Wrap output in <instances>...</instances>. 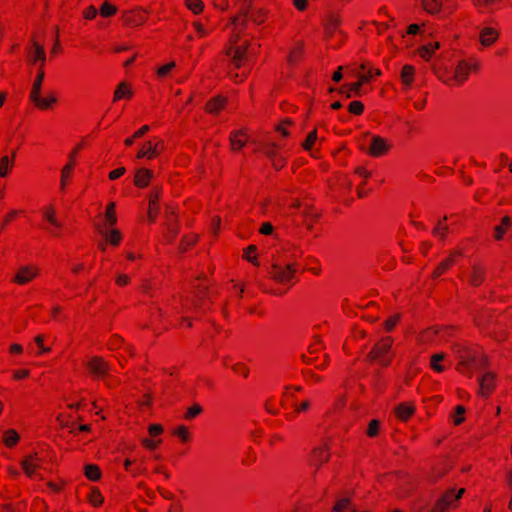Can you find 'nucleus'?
<instances>
[{"label":"nucleus","instance_id":"obj_1","mask_svg":"<svg viewBox=\"0 0 512 512\" xmlns=\"http://www.w3.org/2000/svg\"><path fill=\"white\" fill-rule=\"evenodd\" d=\"M453 350L459 359L456 369L462 374H466L473 364L479 368L486 366L487 359L481 355L478 348H470L464 344H456L453 346Z\"/></svg>","mask_w":512,"mask_h":512},{"label":"nucleus","instance_id":"obj_2","mask_svg":"<svg viewBox=\"0 0 512 512\" xmlns=\"http://www.w3.org/2000/svg\"><path fill=\"white\" fill-rule=\"evenodd\" d=\"M297 270L298 264L296 262L287 263L278 259L271 265L269 275L276 282L287 284L295 277Z\"/></svg>","mask_w":512,"mask_h":512},{"label":"nucleus","instance_id":"obj_3","mask_svg":"<svg viewBox=\"0 0 512 512\" xmlns=\"http://www.w3.org/2000/svg\"><path fill=\"white\" fill-rule=\"evenodd\" d=\"M393 345V338L390 336L384 337L379 340L371 349L369 357L371 360H378L381 365L388 366L391 363V348Z\"/></svg>","mask_w":512,"mask_h":512},{"label":"nucleus","instance_id":"obj_4","mask_svg":"<svg viewBox=\"0 0 512 512\" xmlns=\"http://www.w3.org/2000/svg\"><path fill=\"white\" fill-rule=\"evenodd\" d=\"M381 71L379 69H372L367 74H362L359 80L352 84H345L341 88V93L345 94L347 98L354 96H361V88L364 84L368 83L373 77L380 76Z\"/></svg>","mask_w":512,"mask_h":512},{"label":"nucleus","instance_id":"obj_5","mask_svg":"<svg viewBox=\"0 0 512 512\" xmlns=\"http://www.w3.org/2000/svg\"><path fill=\"white\" fill-rule=\"evenodd\" d=\"M480 69V62L475 58L468 60H461L457 64L454 71V79L458 84L464 83L469 75L473 72H477Z\"/></svg>","mask_w":512,"mask_h":512},{"label":"nucleus","instance_id":"obj_6","mask_svg":"<svg viewBox=\"0 0 512 512\" xmlns=\"http://www.w3.org/2000/svg\"><path fill=\"white\" fill-rule=\"evenodd\" d=\"M464 493V488H460L457 491L455 489H448L436 502L431 512H444L450 507H456V502L463 496Z\"/></svg>","mask_w":512,"mask_h":512},{"label":"nucleus","instance_id":"obj_7","mask_svg":"<svg viewBox=\"0 0 512 512\" xmlns=\"http://www.w3.org/2000/svg\"><path fill=\"white\" fill-rule=\"evenodd\" d=\"M88 372L96 379H104L110 371L109 364L98 356L92 357L86 364Z\"/></svg>","mask_w":512,"mask_h":512},{"label":"nucleus","instance_id":"obj_8","mask_svg":"<svg viewBox=\"0 0 512 512\" xmlns=\"http://www.w3.org/2000/svg\"><path fill=\"white\" fill-rule=\"evenodd\" d=\"M39 275V269L33 265L21 266L15 276L12 278V282L17 285H27L31 283Z\"/></svg>","mask_w":512,"mask_h":512},{"label":"nucleus","instance_id":"obj_9","mask_svg":"<svg viewBox=\"0 0 512 512\" xmlns=\"http://www.w3.org/2000/svg\"><path fill=\"white\" fill-rule=\"evenodd\" d=\"M164 149V143L162 140L156 142L147 141L139 149L136 157L138 159L147 158L149 160L156 158L162 153Z\"/></svg>","mask_w":512,"mask_h":512},{"label":"nucleus","instance_id":"obj_10","mask_svg":"<svg viewBox=\"0 0 512 512\" xmlns=\"http://www.w3.org/2000/svg\"><path fill=\"white\" fill-rule=\"evenodd\" d=\"M42 459L39 457L38 453H33L26 456L21 461V467L24 473L29 478H35L38 476V470L42 467Z\"/></svg>","mask_w":512,"mask_h":512},{"label":"nucleus","instance_id":"obj_11","mask_svg":"<svg viewBox=\"0 0 512 512\" xmlns=\"http://www.w3.org/2000/svg\"><path fill=\"white\" fill-rule=\"evenodd\" d=\"M29 100L37 109L42 111L52 109L58 101L55 93H49L47 96L42 97L41 92L30 93Z\"/></svg>","mask_w":512,"mask_h":512},{"label":"nucleus","instance_id":"obj_12","mask_svg":"<svg viewBox=\"0 0 512 512\" xmlns=\"http://www.w3.org/2000/svg\"><path fill=\"white\" fill-rule=\"evenodd\" d=\"M162 194L161 187H154L149 194L147 219L149 223H154L159 214V199Z\"/></svg>","mask_w":512,"mask_h":512},{"label":"nucleus","instance_id":"obj_13","mask_svg":"<svg viewBox=\"0 0 512 512\" xmlns=\"http://www.w3.org/2000/svg\"><path fill=\"white\" fill-rule=\"evenodd\" d=\"M392 145L380 136H373L368 149V154L372 157H381L389 152Z\"/></svg>","mask_w":512,"mask_h":512},{"label":"nucleus","instance_id":"obj_14","mask_svg":"<svg viewBox=\"0 0 512 512\" xmlns=\"http://www.w3.org/2000/svg\"><path fill=\"white\" fill-rule=\"evenodd\" d=\"M147 19L148 14L145 10L142 9L126 11L122 15V21L127 26H139L146 22Z\"/></svg>","mask_w":512,"mask_h":512},{"label":"nucleus","instance_id":"obj_15","mask_svg":"<svg viewBox=\"0 0 512 512\" xmlns=\"http://www.w3.org/2000/svg\"><path fill=\"white\" fill-rule=\"evenodd\" d=\"M28 63L35 65L39 63V66H45L46 52L42 45L37 42H33L30 47L27 48Z\"/></svg>","mask_w":512,"mask_h":512},{"label":"nucleus","instance_id":"obj_16","mask_svg":"<svg viewBox=\"0 0 512 512\" xmlns=\"http://www.w3.org/2000/svg\"><path fill=\"white\" fill-rule=\"evenodd\" d=\"M166 210L167 222L164 238L167 242H172L177 237L179 229L176 224V215L174 211L169 206L166 207Z\"/></svg>","mask_w":512,"mask_h":512},{"label":"nucleus","instance_id":"obj_17","mask_svg":"<svg viewBox=\"0 0 512 512\" xmlns=\"http://www.w3.org/2000/svg\"><path fill=\"white\" fill-rule=\"evenodd\" d=\"M330 458V451L327 444H322L315 447L311 453L310 463L319 468L322 464L326 463Z\"/></svg>","mask_w":512,"mask_h":512},{"label":"nucleus","instance_id":"obj_18","mask_svg":"<svg viewBox=\"0 0 512 512\" xmlns=\"http://www.w3.org/2000/svg\"><path fill=\"white\" fill-rule=\"evenodd\" d=\"M496 387V375L486 372L479 381V394L483 397L489 396Z\"/></svg>","mask_w":512,"mask_h":512},{"label":"nucleus","instance_id":"obj_19","mask_svg":"<svg viewBox=\"0 0 512 512\" xmlns=\"http://www.w3.org/2000/svg\"><path fill=\"white\" fill-rule=\"evenodd\" d=\"M462 256L461 251H453L449 257L441 261L438 266L433 271L432 277L438 278L443 275L447 270H449L456 262V258Z\"/></svg>","mask_w":512,"mask_h":512},{"label":"nucleus","instance_id":"obj_20","mask_svg":"<svg viewBox=\"0 0 512 512\" xmlns=\"http://www.w3.org/2000/svg\"><path fill=\"white\" fill-rule=\"evenodd\" d=\"M499 38V32L493 27H484L479 34V41L482 46L490 47Z\"/></svg>","mask_w":512,"mask_h":512},{"label":"nucleus","instance_id":"obj_21","mask_svg":"<svg viewBox=\"0 0 512 512\" xmlns=\"http://www.w3.org/2000/svg\"><path fill=\"white\" fill-rule=\"evenodd\" d=\"M153 178V171L147 168H140L134 176V184L138 188H146Z\"/></svg>","mask_w":512,"mask_h":512},{"label":"nucleus","instance_id":"obj_22","mask_svg":"<svg viewBox=\"0 0 512 512\" xmlns=\"http://www.w3.org/2000/svg\"><path fill=\"white\" fill-rule=\"evenodd\" d=\"M248 141V136L244 130L233 131L230 135V145L233 151L242 149Z\"/></svg>","mask_w":512,"mask_h":512},{"label":"nucleus","instance_id":"obj_23","mask_svg":"<svg viewBox=\"0 0 512 512\" xmlns=\"http://www.w3.org/2000/svg\"><path fill=\"white\" fill-rule=\"evenodd\" d=\"M302 360L306 364L313 365L315 368L323 369L329 363V356L327 353H321L314 357H311V355H302Z\"/></svg>","mask_w":512,"mask_h":512},{"label":"nucleus","instance_id":"obj_24","mask_svg":"<svg viewBox=\"0 0 512 512\" xmlns=\"http://www.w3.org/2000/svg\"><path fill=\"white\" fill-rule=\"evenodd\" d=\"M303 51H304V44L302 42L295 43L287 56L288 64L289 65L298 64L303 57Z\"/></svg>","mask_w":512,"mask_h":512},{"label":"nucleus","instance_id":"obj_25","mask_svg":"<svg viewBox=\"0 0 512 512\" xmlns=\"http://www.w3.org/2000/svg\"><path fill=\"white\" fill-rule=\"evenodd\" d=\"M511 226H512L511 217L504 216L501 219L500 224L494 227V239L496 241H501Z\"/></svg>","mask_w":512,"mask_h":512},{"label":"nucleus","instance_id":"obj_26","mask_svg":"<svg viewBox=\"0 0 512 512\" xmlns=\"http://www.w3.org/2000/svg\"><path fill=\"white\" fill-rule=\"evenodd\" d=\"M226 104V98L223 96H216L210 99L206 104V111L210 114L217 115Z\"/></svg>","mask_w":512,"mask_h":512},{"label":"nucleus","instance_id":"obj_27","mask_svg":"<svg viewBox=\"0 0 512 512\" xmlns=\"http://www.w3.org/2000/svg\"><path fill=\"white\" fill-rule=\"evenodd\" d=\"M446 359L445 353H435L430 358V367L433 371L442 373L447 369V365L444 363Z\"/></svg>","mask_w":512,"mask_h":512},{"label":"nucleus","instance_id":"obj_28","mask_svg":"<svg viewBox=\"0 0 512 512\" xmlns=\"http://www.w3.org/2000/svg\"><path fill=\"white\" fill-rule=\"evenodd\" d=\"M415 412L414 405L410 403H401L395 408L397 417L402 421H407Z\"/></svg>","mask_w":512,"mask_h":512},{"label":"nucleus","instance_id":"obj_29","mask_svg":"<svg viewBox=\"0 0 512 512\" xmlns=\"http://www.w3.org/2000/svg\"><path fill=\"white\" fill-rule=\"evenodd\" d=\"M485 279V269L479 265H473L469 283L475 287L481 285Z\"/></svg>","mask_w":512,"mask_h":512},{"label":"nucleus","instance_id":"obj_30","mask_svg":"<svg viewBox=\"0 0 512 512\" xmlns=\"http://www.w3.org/2000/svg\"><path fill=\"white\" fill-rule=\"evenodd\" d=\"M100 234H102L106 242L111 244L112 246H118L121 242L122 236L118 229H111L110 231H103L102 228H98Z\"/></svg>","mask_w":512,"mask_h":512},{"label":"nucleus","instance_id":"obj_31","mask_svg":"<svg viewBox=\"0 0 512 512\" xmlns=\"http://www.w3.org/2000/svg\"><path fill=\"white\" fill-rule=\"evenodd\" d=\"M74 166L73 163H67L61 170L60 176V190L64 192L66 187L71 180L73 174Z\"/></svg>","mask_w":512,"mask_h":512},{"label":"nucleus","instance_id":"obj_32","mask_svg":"<svg viewBox=\"0 0 512 512\" xmlns=\"http://www.w3.org/2000/svg\"><path fill=\"white\" fill-rule=\"evenodd\" d=\"M132 97V91L129 87V85L125 82H122L120 83L115 92H114V96H113V101L116 102V101H119L121 99H130Z\"/></svg>","mask_w":512,"mask_h":512},{"label":"nucleus","instance_id":"obj_33","mask_svg":"<svg viewBox=\"0 0 512 512\" xmlns=\"http://www.w3.org/2000/svg\"><path fill=\"white\" fill-rule=\"evenodd\" d=\"M415 68L412 65L406 64L401 70V81L406 87H410L414 81Z\"/></svg>","mask_w":512,"mask_h":512},{"label":"nucleus","instance_id":"obj_34","mask_svg":"<svg viewBox=\"0 0 512 512\" xmlns=\"http://www.w3.org/2000/svg\"><path fill=\"white\" fill-rule=\"evenodd\" d=\"M439 48V43H428L427 45H424L419 48L418 53L421 58H423L426 61H429L432 57L433 53Z\"/></svg>","mask_w":512,"mask_h":512},{"label":"nucleus","instance_id":"obj_35","mask_svg":"<svg viewBox=\"0 0 512 512\" xmlns=\"http://www.w3.org/2000/svg\"><path fill=\"white\" fill-rule=\"evenodd\" d=\"M355 508L352 505L350 499L343 498L336 502L331 512H355Z\"/></svg>","mask_w":512,"mask_h":512},{"label":"nucleus","instance_id":"obj_36","mask_svg":"<svg viewBox=\"0 0 512 512\" xmlns=\"http://www.w3.org/2000/svg\"><path fill=\"white\" fill-rule=\"evenodd\" d=\"M43 216L47 220V222L53 227L60 229L62 228V224L56 218V211L53 206H48L43 211Z\"/></svg>","mask_w":512,"mask_h":512},{"label":"nucleus","instance_id":"obj_37","mask_svg":"<svg viewBox=\"0 0 512 512\" xmlns=\"http://www.w3.org/2000/svg\"><path fill=\"white\" fill-rule=\"evenodd\" d=\"M246 45H239L235 47L234 54H233V63L235 68L242 67V61L246 58Z\"/></svg>","mask_w":512,"mask_h":512},{"label":"nucleus","instance_id":"obj_38","mask_svg":"<svg viewBox=\"0 0 512 512\" xmlns=\"http://www.w3.org/2000/svg\"><path fill=\"white\" fill-rule=\"evenodd\" d=\"M424 10L430 14H437L442 9V0H422Z\"/></svg>","mask_w":512,"mask_h":512},{"label":"nucleus","instance_id":"obj_39","mask_svg":"<svg viewBox=\"0 0 512 512\" xmlns=\"http://www.w3.org/2000/svg\"><path fill=\"white\" fill-rule=\"evenodd\" d=\"M14 166V158L3 156L0 159V176L7 177Z\"/></svg>","mask_w":512,"mask_h":512},{"label":"nucleus","instance_id":"obj_40","mask_svg":"<svg viewBox=\"0 0 512 512\" xmlns=\"http://www.w3.org/2000/svg\"><path fill=\"white\" fill-rule=\"evenodd\" d=\"M45 78L44 66H39L36 77L33 81L30 93L41 92L43 81Z\"/></svg>","mask_w":512,"mask_h":512},{"label":"nucleus","instance_id":"obj_41","mask_svg":"<svg viewBox=\"0 0 512 512\" xmlns=\"http://www.w3.org/2000/svg\"><path fill=\"white\" fill-rule=\"evenodd\" d=\"M19 441V435L14 429H9L5 431L3 442L6 447L12 448L14 447Z\"/></svg>","mask_w":512,"mask_h":512},{"label":"nucleus","instance_id":"obj_42","mask_svg":"<svg viewBox=\"0 0 512 512\" xmlns=\"http://www.w3.org/2000/svg\"><path fill=\"white\" fill-rule=\"evenodd\" d=\"M501 0H474L473 5L480 12L491 11L493 6L499 3Z\"/></svg>","mask_w":512,"mask_h":512},{"label":"nucleus","instance_id":"obj_43","mask_svg":"<svg viewBox=\"0 0 512 512\" xmlns=\"http://www.w3.org/2000/svg\"><path fill=\"white\" fill-rule=\"evenodd\" d=\"M324 344L319 338H316L308 347V350L303 355H311V357L317 356L322 353Z\"/></svg>","mask_w":512,"mask_h":512},{"label":"nucleus","instance_id":"obj_44","mask_svg":"<svg viewBox=\"0 0 512 512\" xmlns=\"http://www.w3.org/2000/svg\"><path fill=\"white\" fill-rule=\"evenodd\" d=\"M85 476L91 481H97L101 477L100 468L95 464L85 466Z\"/></svg>","mask_w":512,"mask_h":512},{"label":"nucleus","instance_id":"obj_45","mask_svg":"<svg viewBox=\"0 0 512 512\" xmlns=\"http://www.w3.org/2000/svg\"><path fill=\"white\" fill-rule=\"evenodd\" d=\"M447 220V216H444L442 220H440L436 227L433 229L432 233L434 236L444 238L448 232V226L444 224V222Z\"/></svg>","mask_w":512,"mask_h":512},{"label":"nucleus","instance_id":"obj_46","mask_svg":"<svg viewBox=\"0 0 512 512\" xmlns=\"http://www.w3.org/2000/svg\"><path fill=\"white\" fill-rule=\"evenodd\" d=\"M257 247L255 245L248 246L244 251V258L253 265H259L256 256Z\"/></svg>","mask_w":512,"mask_h":512},{"label":"nucleus","instance_id":"obj_47","mask_svg":"<svg viewBox=\"0 0 512 512\" xmlns=\"http://www.w3.org/2000/svg\"><path fill=\"white\" fill-rule=\"evenodd\" d=\"M106 221L110 226L114 225L117 221L116 212H115V203L110 202L106 207L105 212Z\"/></svg>","mask_w":512,"mask_h":512},{"label":"nucleus","instance_id":"obj_48","mask_svg":"<svg viewBox=\"0 0 512 512\" xmlns=\"http://www.w3.org/2000/svg\"><path fill=\"white\" fill-rule=\"evenodd\" d=\"M197 241L196 235H189L182 238L179 250L181 252H185L189 249L190 246L194 245Z\"/></svg>","mask_w":512,"mask_h":512},{"label":"nucleus","instance_id":"obj_49","mask_svg":"<svg viewBox=\"0 0 512 512\" xmlns=\"http://www.w3.org/2000/svg\"><path fill=\"white\" fill-rule=\"evenodd\" d=\"M117 9L114 5L108 3V2H104L101 7H100V10H99V13L102 17H110L112 15H114L116 13Z\"/></svg>","mask_w":512,"mask_h":512},{"label":"nucleus","instance_id":"obj_50","mask_svg":"<svg viewBox=\"0 0 512 512\" xmlns=\"http://www.w3.org/2000/svg\"><path fill=\"white\" fill-rule=\"evenodd\" d=\"M201 413H202V407L199 404H193L192 406H190L187 409V411L184 415V418H185V420H192L195 417H197L198 415H200Z\"/></svg>","mask_w":512,"mask_h":512},{"label":"nucleus","instance_id":"obj_51","mask_svg":"<svg viewBox=\"0 0 512 512\" xmlns=\"http://www.w3.org/2000/svg\"><path fill=\"white\" fill-rule=\"evenodd\" d=\"M317 140V130H312L306 137L305 141L302 144L304 150L309 151L312 149L315 141Z\"/></svg>","mask_w":512,"mask_h":512},{"label":"nucleus","instance_id":"obj_52","mask_svg":"<svg viewBox=\"0 0 512 512\" xmlns=\"http://www.w3.org/2000/svg\"><path fill=\"white\" fill-rule=\"evenodd\" d=\"M186 6L194 14H199L202 12L204 4L202 0H186Z\"/></svg>","mask_w":512,"mask_h":512},{"label":"nucleus","instance_id":"obj_53","mask_svg":"<svg viewBox=\"0 0 512 512\" xmlns=\"http://www.w3.org/2000/svg\"><path fill=\"white\" fill-rule=\"evenodd\" d=\"M348 111L354 115H361L364 111V104L361 101H352L348 105Z\"/></svg>","mask_w":512,"mask_h":512},{"label":"nucleus","instance_id":"obj_54","mask_svg":"<svg viewBox=\"0 0 512 512\" xmlns=\"http://www.w3.org/2000/svg\"><path fill=\"white\" fill-rule=\"evenodd\" d=\"M173 434H174L175 436L179 437V438H180L182 441H184V442H187V441H189V439H190V433H189V430H188V428H187V427H185V426H183V425L178 426V427L174 430Z\"/></svg>","mask_w":512,"mask_h":512},{"label":"nucleus","instance_id":"obj_55","mask_svg":"<svg viewBox=\"0 0 512 512\" xmlns=\"http://www.w3.org/2000/svg\"><path fill=\"white\" fill-rule=\"evenodd\" d=\"M88 499H89V502L95 507L100 506L103 503V497H102L101 493L99 492V490H97V489H94L91 491Z\"/></svg>","mask_w":512,"mask_h":512},{"label":"nucleus","instance_id":"obj_56","mask_svg":"<svg viewBox=\"0 0 512 512\" xmlns=\"http://www.w3.org/2000/svg\"><path fill=\"white\" fill-rule=\"evenodd\" d=\"M175 67H176V63L173 61L159 67L157 70L158 77L165 78Z\"/></svg>","mask_w":512,"mask_h":512},{"label":"nucleus","instance_id":"obj_57","mask_svg":"<svg viewBox=\"0 0 512 512\" xmlns=\"http://www.w3.org/2000/svg\"><path fill=\"white\" fill-rule=\"evenodd\" d=\"M379 428L380 422L376 419H373L369 422L366 433L369 437H376L379 433Z\"/></svg>","mask_w":512,"mask_h":512},{"label":"nucleus","instance_id":"obj_58","mask_svg":"<svg viewBox=\"0 0 512 512\" xmlns=\"http://www.w3.org/2000/svg\"><path fill=\"white\" fill-rule=\"evenodd\" d=\"M232 370L236 373V374H239V375H242L243 377H247L249 375V368L246 364L244 363H235L233 366H232Z\"/></svg>","mask_w":512,"mask_h":512},{"label":"nucleus","instance_id":"obj_59","mask_svg":"<svg viewBox=\"0 0 512 512\" xmlns=\"http://www.w3.org/2000/svg\"><path fill=\"white\" fill-rule=\"evenodd\" d=\"M292 124L290 119H284L277 127L276 130L282 136L287 137L289 135L288 127Z\"/></svg>","mask_w":512,"mask_h":512},{"label":"nucleus","instance_id":"obj_60","mask_svg":"<svg viewBox=\"0 0 512 512\" xmlns=\"http://www.w3.org/2000/svg\"><path fill=\"white\" fill-rule=\"evenodd\" d=\"M399 321H400V315L399 314L391 316L384 323L385 330L388 331V332L392 331L394 329V327L398 324Z\"/></svg>","mask_w":512,"mask_h":512},{"label":"nucleus","instance_id":"obj_61","mask_svg":"<svg viewBox=\"0 0 512 512\" xmlns=\"http://www.w3.org/2000/svg\"><path fill=\"white\" fill-rule=\"evenodd\" d=\"M456 415L453 419V422L455 425H460L464 421V417L462 416L465 412V409L463 406H457L455 408Z\"/></svg>","mask_w":512,"mask_h":512},{"label":"nucleus","instance_id":"obj_62","mask_svg":"<svg viewBox=\"0 0 512 512\" xmlns=\"http://www.w3.org/2000/svg\"><path fill=\"white\" fill-rule=\"evenodd\" d=\"M21 213L20 210H11L4 218L1 229L12 222Z\"/></svg>","mask_w":512,"mask_h":512},{"label":"nucleus","instance_id":"obj_63","mask_svg":"<svg viewBox=\"0 0 512 512\" xmlns=\"http://www.w3.org/2000/svg\"><path fill=\"white\" fill-rule=\"evenodd\" d=\"M272 165L276 170H280L285 166V158L281 155H277L271 159Z\"/></svg>","mask_w":512,"mask_h":512},{"label":"nucleus","instance_id":"obj_64","mask_svg":"<svg viewBox=\"0 0 512 512\" xmlns=\"http://www.w3.org/2000/svg\"><path fill=\"white\" fill-rule=\"evenodd\" d=\"M264 153L270 158H274L275 156L279 155L277 153V145L276 144H270V145H267L265 148H264Z\"/></svg>","mask_w":512,"mask_h":512}]
</instances>
